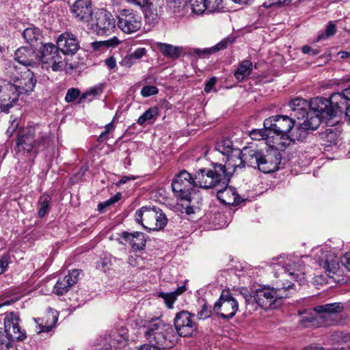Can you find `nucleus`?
Instances as JSON below:
<instances>
[{
  "mask_svg": "<svg viewBox=\"0 0 350 350\" xmlns=\"http://www.w3.org/2000/svg\"><path fill=\"white\" fill-rule=\"evenodd\" d=\"M273 270L275 278H280L278 283L281 287H263L257 289L254 296L245 295L244 298L246 304L255 301L265 310L273 309L278 299L288 296L286 290L293 286V282L297 281L301 284L305 281L304 264L302 258L299 256H280L278 262L273 263Z\"/></svg>",
  "mask_w": 350,
  "mask_h": 350,
  "instance_id": "f257e3e1",
  "label": "nucleus"
},
{
  "mask_svg": "<svg viewBox=\"0 0 350 350\" xmlns=\"http://www.w3.org/2000/svg\"><path fill=\"white\" fill-rule=\"evenodd\" d=\"M228 180L229 178L222 164L213 163L211 169L200 168L194 176L186 170L180 171L174 176L172 188L176 198L191 204L199 197L196 187L214 188L220 184H227Z\"/></svg>",
  "mask_w": 350,
  "mask_h": 350,
  "instance_id": "f03ea898",
  "label": "nucleus"
},
{
  "mask_svg": "<svg viewBox=\"0 0 350 350\" xmlns=\"http://www.w3.org/2000/svg\"><path fill=\"white\" fill-rule=\"evenodd\" d=\"M340 303L318 306L313 310L299 311V323L304 327L329 326L335 324V317L342 311Z\"/></svg>",
  "mask_w": 350,
  "mask_h": 350,
  "instance_id": "7ed1b4c3",
  "label": "nucleus"
},
{
  "mask_svg": "<svg viewBox=\"0 0 350 350\" xmlns=\"http://www.w3.org/2000/svg\"><path fill=\"white\" fill-rule=\"evenodd\" d=\"M146 339L161 349L172 348L177 342V334L173 326L159 318L152 319L145 332Z\"/></svg>",
  "mask_w": 350,
  "mask_h": 350,
  "instance_id": "20e7f679",
  "label": "nucleus"
},
{
  "mask_svg": "<svg viewBox=\"0 0 350 350\" xmlns=\"http://www.w3.org/2000/svg\"><path fill=\"white\" fill-rule=\"evenodd\" d=\"M249 166L258 167L263 173H271L278 170L281 163V155L276 150L267 152L257 149L247 150L245 154Z\"/></svg>",
  "mask_w": 350,
  "mask_h": 350,
  "instance_id": "39448f33",
  "label": "nucleus"
},
{
  "mask_svg": "<svg viewBox=\"0 0 350 350\" xmlns=\"http://www.w3.org/2000/svg\"><path fill=\"white\" fill-rule=\"evenodd\" d=\"M135 221L149 231L163 229L167 219L163 211L155 206H144L135 213Z\"/></svg>",
  "mask_w": 350,
  "mask_h": 350,
  "instance_id": "423d86ee",
  "label": "nucleus"
},
{
  "mask_svg": "<svg viewBox=\"0 0 350 350\" xmlns=\"http://www.w3.org/2000/svg\"><path fill=\"white\" fill-rule=\"evenodd\" d=\"M263 125L270 132L280 136V142H284L295 126V121L288 116H275L265 119Z\"/></svg>",
  "mask_w": 350,
  "mask_h": 350,
  "instance_id": "0eeeda50",
  "label": "nucleus"
},
{
  "mask_svg": "<svg viewBox=\"0 0 350 350\" xmlns=\"http://www.w3.org/2000/svg\"><path fill=\"white\" fill-rule=\"evenodd\" d=\"M310 112L320 116L325 120L326 124L332 121L339 113L336 105H333L329 99L322 97H316L309 101Z\"/></svg>",
  "mask_w": 350,
  "mask_h": 350,
  "instance_id": "6e6552de",
  "label": "nucleus"
},
{
  "mask_svg": "<svg viewBox=\"0 0 350 350\" xmlns=\"http://www.w3.org/2000/svg\"><path fill=\"white\" fill-rule=\"evenodd\" d=\"M7 69L10 72V77L14 79V83L18 90V95L20 94H28L33 90L36 79H35L33 72L29 69L25 68L24 71L21 72V76L15 75L12 70H14L17 73V67L12 62L8 63Z\"/></svg>",
  "mask_w": 350,
  "mask_h": 350,
  "instance_id": "1a4fd4ad",
  "label": "nucleus"
},
{
  "mask_svg": "<svg viewBox=\"0 0 350 350\" xmlns=\"http://www.w3.org/2000/svg\"><path fill=\"white\" fill-rule=\"evenodd\" d=\"M39 53L40 61L47 64L53 71L63 69L64 62L57 46L52 43H46L40 48Z\"/></svg>",
  "mask_w": 350,
  "mask_h": 350,
  "instance_id": "9d476101",
  "label": "nucleus"
},
{
  "mask_svg": "<svg viewBox=\"0 0 350 350\" xmlns=\"http://www.w3.org/2000/svg\"><path fill=\"white\" fill-rule=\"evenodd\" d=\"M90 25L97 35L109 36L113 32L116 21L109 12L101 10L95 14V20L92 19Z\"/></svg>",
  "mask_w": 350,
  "mask_h": 350,
  "instance_id": "9b49d317",
  "label": "nucleus"
},
{
  "mask_svg": "<svg viewBox=\"0 0 350 350\" xmlns=\"http://www.w3.org/2000/svg\"><path fill=\"white\" fill-rule=\"evenodd\" d=\"M128 337L123 332L119 333L117 330H113L110 334H105L99 336L94 342V350H111L126 345Z\"/></svg>",
  "mask_w": 350,
  "mask_h": 350,
  "instance_id": "f8f14e48",
  "label": "nucleus"
},
{
  "mask_svg": "<svg viewBox=\"0 0 350 350\" xmlns=\"http://www.w3.org/2000/svg\"><path fill=\"white\" fill-rule=\"evenodd\" d=\"M176 334L183 337L190 336L197 329L194 315L186 310L176 313L174 319Z\"/></svg>",
  "mask_w": 350,
  "mask_h": 350,
  "instance_id": "ddd939ff",
  "label": "nucleus"
},
{
  "mask_svg": "<svg viewBox=\"0 0 350 350\" xmlns=\"http://www.w3.org/2000/svg\"><path fill=\"white\" fill-rule=\"evenodd\" d=\"M142 25L141 16L133 10L124 9L118 16V26L126 33L137 31Z\"/></svg>",
  "mask_w": 350,
  "mask_h": 350,
  "instance_id": "4468645a",
  "label": "nucleus"
},
{
  "mask_svg": "<svg viewBox=\"0 0 350 350\" xmlns=\"http://www.w3.org/2000/svg\"><path fill=\"white\" fill-rule=\"evenodd\" d=\"M238 302L228 293H222L219 299L215 303L213 310L224 319L232 318L237 310Z\"/></svg>",
  "mask_w": 350,
  "mask_h": 350,
  "instance_id": "2eb2a0df",
  "label": "nucleus"
},
{
  "mask_svg": "<svg viewBox=\"0 0 350 350\" xmlns=\"http://www.w3.org/2000/svg\"><path fill=\"white\" fill-rule=\"evenodd\" d=\"M18 99V90L14 83L0 79V109L8 111Z\"/></svg>",
  "mask_w": 350,
  "mask_h": 350,
  "instance_id": "dca6fc26",
  "label": "nucleus"
},
{
  "mask_svg": "<svg viewBox=\"0 0 350 350\" xmlns=\"http://www.w3.org/2000/svg\"><path fill=\"white\" fill-rule=\"evenodd\" d=\"M20 318L17 312H6L4 314L3 324L5 333L8 334L11 339L16 341L23 340L26 338L25 330L19 327L18 322Z\"/></svg>",
  "mask_w": 350,
  "mask_h": 350,
  "instance_id": "f3484780",
  "label": "nucleus"
},
{
  "mask_svg": "<svg viewBox=\"0 0 350 350\" xmlns=\"http://www.w3.org/2000/svg\"><path fill=\"white\" fill-rule=\"evenodd\" d=\"M252 150V148H245L242 152L240 149L235 150L234 154L227 157L226 165H222L224 167L226 174L228 176L229 180L232 173L237 172L238 169L245 167V165L249 166V163L245 159V156L246 150Z\"/></svg>",
  "mask_w": 350,
  "mask_h": 350,
  "instance_id": "a211bd4d",
  "label": "nucleus"
},
{
  "mask_svg": "<svg viewBox=\"0 0 350 350\" xmlns=\"http://www.w3.org/2000/svg\"><path fill=\"white\" fill-rule=\"evenodd\" d=\"M72 16L79 22L89 25L92 21L93 10L90 0H77L71 7Z\"/></svg>",
  "mask_w": 350,
  "mask_h": 350,
  "instance_id": "6ab92c4d",
  "label": "nucleus"
},
{
  "mask_svg": "<svg viewBox=\"0 0 350 350\" xmlns=\"http://www.w3.org/2000/svg\"><path fill=\"white\" fill-rule=\"evenodd\" d=\"M39 130V125L27 126L20 131L17 135L16 145L27 152H31L36 149L35 136Z\"/></svg>",
  "mask_w": 350,
  "mask_h": 350,
  "instance_id": "aec40b11",
  "label": "nucleus"
},
{
  "mask_svg": "<svg viewBox=\"0 0 350 350\" xmlns=\"http://www.w3.org/2000/svg\"><path fill=\"white\" fill-rule=\"evenodd\" d=\"M57 46L62 53L65 55H73L79 49V42L75 35L65 32L58 37Z\"/></svg>",
  "mask_w": 350,
  "mask_h": 350,
  "instance_id": "412c9836",
  "label": "nucleus"
},
{
  "mask_svg": "<svg viewBox=\"0 0 350 350\" xmlns=\"http://www.w3.org/2000/svg\"><path fill=\"white\" fill-rule=\"evenodd\" d=\"M227 184H220L215 187H221L217 189V197L218 200L224 204L226 205H238L241 202V198L237 193L236 189L231 187H227Z\"/></svg>",
  "mask_w": 350,
  "mask_h": 350,
  "instance_id": "4be33fe9",
  "label": "nucleus"
},
{
  "mask_svg": "<svg viewBox=\"0 0 350 350\" xmlns=\"http://www.w3.org/2000/svg\"><path fill=\"white\" fill-rule=\"evenodd\" d=\"M80 270L73 269L62 279H59L53 288V292L57 295H62L67 293L70 288L78 281Z\"/></svg>",
  "mask_w": 350,
  "mask_h": 350,
  "instance_id": "5701e85b",
  "label": "nucleus"
},
{
  "mask_svg": "<svg viewBox=\"0 0 350 350\" xmlns=\"http://www.w3.org/2000/svg\"><path fill=\"white\" fill-rule=\"evenodd\" d=\"M232 39L226 38L211 48H206L203 49H191L188 52V54L191 57L205 58L216 51L226 49L229 44L232 43Z\"/></svg>",
  "mask_w": 350,
  "mask_h": 350,
  "instance_id": "b1692460",
  "label": "nucleus"
},
{
  "mask_svg": "<svg viewBox=\"0 0 350 350\" xmlns=\"http://www.w3.org/2000/svg\"><path fill=\"white\" fill-rule=\"evenodd\" d=\"M15 59L22 65L33 66L36 63L37 56L31 46H23L14 53Z\"/></svg>",
  "mask_w": 350,
  "mask_h": 350,
  "instance_id": "393cba45",
  "label": "nucleus"
},
{
  "mask_svg": "<svg viewBox=\"0 0 350 350\" xmlns=\"http://www.w3.org/2000/svg\"><path fill=\"white\" fill-rule=\"evenodd\" d=\"M122 237L130 244L133 251L142 250L146 246V238L143 232H123Z\"/></svg>",
  "mask_w": 350,
  "mask_h": 350,
  "instance_id": "a878e982",
  "label": "nucleus"
},
{
  "mask_svg": "<svg viewBox=\"0 0 350 350\" xmlns=\"http://www.w3.org/2000/svg\"><path fill=\"white\" fill-rule=\"evenodd\" d=\"M308 132V130L306 128H305V126H304V124L302 123L298 125L295 124V126L289 133L288 137H286V139H284L285 141L279 142V148L280 149L285 148L287 146H288L292 142H294L295 140H303L306 137Z\"/></svg>",
  "mask_w": 350,
  "mask_h": 350,
  "instance_id": "bb28decb",
  "label": "nucleus"
},
{
  "mask_svg": "<svg viewBox=\"0 0 350 350\" xmlns=\"http://www.w3.org/2000/svg\"><path fill=\"white\" fill-rule=\"evenodd\" d=\"M289 107L293 112V116L297 119H302L310 112V103L306 99L296 98L291 100Z\"/></svg>",
  "mask_w": 350,
  "mask_h": 350,
  "instance_id": "cd10ccee",
  "label": "nucleus"
},
{
  "mask_svg": "<svg viewBox=\"0 0 350 350\" xmlns=\"http://www.w3.org/2000/svg\"><path fill=\"white\" fill-rule=\"evenodd\" d=\"M325 260H319V264L324 269L325 273L329 278H333L339 268L338 260L332 253L325 255Z\"/></svg>",
  "mask_w": 350,
  "mask_h": 350,
  "instance_id": "c85d7f7f",
  "label": "nucleus"
},
{
  "mask_svg": "<svg viewBox=\"0 0 350 350\" xmlns=\"http://www.w3.org/2000/svg\"><path fill=\"white\" fill-rule=\"evenodd\" d=\"M332 350H350V334L336 332L331 336Z\"/></svg>",
  "mask_w": 350,
  "mask_h": 350,
  "instance_id": "c756f323",
  "label": "nucleus"
},
{
  "mask_svg": "<svg viewBox=\"0 0 350 350\" xmlns=\"http://www.w3.org/2000/svg\"><path fill=\"white\" fill-rule=\"evenodd\" d=\"M51 312L47 314V319L44 324L43 319H34L36 323L38 324V334L42 332H49L55 327V323L58 320V313L56 310L50 309Z\"/></svg>",
  "mask_w": 350,
  "mask_h": 350,
  "instance_id": "7c9ffc66",
  "label": "nucleus"
},
{
  "mask_svg": "<svg viewBox=\"0 0 350 350\" xmlns=\"http://www.w3.org/2000/svg\"><path fill=\"white\" fill-rule=\"evenodd\" d=\"M167 11L176 16L185 14L187 8V0H165Z\"/></svg>",
  "mask_w": 350,
  "mask_h": 350,
  "instance_id": "2f4dec72",
  "label": "nucleus"
},
{
  "mask_svg": "<svg viewBox=\"0 0 350 350\" xmlns=\"http://www.w3.org/2000/svg\"><path fill=\"white\" fill-rule=\"evenodd\" d=\"M348 100H350V86L341 92L333 93L330 96L331 103L337 107L339 113L342 112Z\"/></svg>",
  "mask_w": 350,
  "mask_h": 350,
  "instance_id": "473e14b6",
  "label": "nucleus"
},
{
  "mask_svg": "<svg viewBox=\"0 0 350 350\" xmlns=\"http://www.w3.org/2000/svg\"><path fill=\"white\" fill-rule=\"evenodd\" d=\"M127 1L133 5L144 8L146 19L152 22L157 20L158 15L152 3L149 2L148 0H127Z\"/></svg>",
  "mask_w": 350,
  "mask_h": 350,
  "instance_id": "72a5a7b5",
  "label": "nucleus"
},
{
  "mask_svg": "<svg viewBox=\"0 0 350 350\" xmlns=\"http://www.w3.org/2000/svg\"><path fill=\"white\" fill-rule=\"evenodd\" d=\"M157 46L163 55L170 59H178L182 51V47L170 44L157 42Z\"/></svg>",
  "mask_w": 350,
  "mask_h": 350,
  "instance_id": "f704fd0d",
  "label": "nucleus"
},
{
  "mask_svg": "<svg viewBox=\"0 0 350 350\" xmlns=\"http://www.w3.org/2000/svg\"><path fill=\"white\" fill-rule=\"evenodd\" d=\"M338 120H332L329 121V124L331 127L327 128L323 132L320 133L321 138L326 143H327V146L336 145L338 143V135L337 129L336 128H333L332 126L336 124Z\"/></svg>",
  "mask_w": 350,
  "mask_h": 350,
  "instance_id": "c9c22d12",
  "label": "nucleus"
},
{
  "mask_svg": "<svg viewBox=\"0 0 350 350\" xmlns=\"http://www.w3.org/2000/svg\"><path fill=\"white\" fill-rule=\"evenodd\" d=\"M253 70V65L250 60H243L238 66L234 72V77L239 81H243L247 79L251 75Z\"/></svg>",
  "mask_w": 350,
  "mask_h": 350,
  "instance_id": "e433bc0d",
  "label": "nucleus"
},
{
  "mask_svg": "<svg viewBox=\"0 0 350 350\" xmlns=\"http://www.w3.org/2000/svg\"><path fill=\"white\" fill-rule=\"evenodd\" d=\"M147 53L145 48H138L133 53L126 55L121 61L120 64L126 68H131L135 64Z\"/></svg>",
  "mask_w": 350,
  "mask_h": 350,
  "instance_id": "4c0bfd02",
  "label": "nucleus"
},
{
  "mask_svg": "<svg viewBox=\"0 0 350 350\" xmlns=\"http://www.w3.org/2000/svg\"><path fill=\"white\" fill-rule=\"evenodd\" d=\"M186 291L185 285L178 286L174 291L170 293H160L159 297L163 299L166 306L168 308H172L173 304L177 297Z\"/></svg>",
  "mask_w": 350,
  "mask_h": 350,
  "instance_id": "58836bf2",
  "label": "nucleus"
},
{
  "mask_svg": "<svg viewBox=\"0 0 350 350\" xmlns=\"http://www.w3.org/2000/svg\"><path fill=\"white\" fill-rule=\"evenodd\" d=\"M307 118L302 122L304 126L308 131H314L318 129L321 123L325 122V120L320 116H316L312 113L309 112L307 115Z\"/></svg>",
  "mask_w": 350,
  "mask_h": 350,
  "instance_id": "ea45409f",
  "label": "nucleus"
},
{
  "mask_svg": "<svg viewBox=\"0 0 350 350\" xmlns=\"http://www.w3.org/2000/svg\"><path fill=\"white\" fill-rule=\"evenodd\" d=\"M23 36L27 43L33 45L34 42L40 39L41 33L38 27L32 26L26 28L23 31Z\"/></svg>",
  "mask_w": 350,
  "mask_h": 350,
  "instance_id": "a19ab883",
  "label": "nucleus"
},
{
  "mask_svg": "<svg viewBox=\"0 0 350 350\" xmlns=\"http://www.w3.org/2000/svg\"><path fill=\"white\" fill-rule=\"evenodd\" d=\"M215 149L222 154L228 157L230 154H234V151L237 148L232 147V142L230 139H225L216 144Z\"/></svg>",
  "mask_w": 350,
  "mask_h": 350,
  "instance_id": "79ce46f5",
  "label": "nucleus"
},
{
  "mask_svg": "<svg viewBox=\"0 0 350 350\" xmlns=\"http://www.w3.org/2000/svg\"><path fill=\"white\" fill-rule=\"evenodd\" d=\"M157 114V108L150 107L138 118L137 122L141 126L144 125L146 122L151 123L156 119Z\"/></svg>",
  "mask_w": 350,
  "mask_h": 350,
  "instance_id": "37998d69",
  "label": "nucleus"
},
{
  "mask_svg": "<svg viewBox=\"0 0 350 350\" xmlns=\"http://www.w3.org/2000/svg\"><path fill=\"white\" fill-rule=\"evenodd\" d=\"M103 92V87L101 85L94 86L85 92L79 98V103H83L85 100L92 101L97 96H99Z\"/></svg>",
  "mask_w": 350,
  "mask_h": 350,
  "instance_id": "c03bdc74",
  "label": "nucleus"
},
{
  "mask_svg": "<svg viewBox=\"0 0 350 350\" xmlns=\"http://www.w3.org/2000/svg\"><path fill=\"white\" fill-rule=\"evenodd\" d=\"M51 198L49 195L44 193L42 195L39 199L38 204L40 206L38 214L40 217H44L46 213H48L49 210V203L51 202Z\"/></svg>",
  "mask_w": 350,
  "mask_h": 350,
  "instance_id": "a18cd8bd",
  "label": "nucleus"
},
{
  "mask_svg": "<svg viewBox=\"0 0 350 350\" xmlns=\"http://www.w3.org/2000/svg\"><path fill=\"white\" fill-rule=\"evenodd\" d=\"M192 12L195 14H202L208 11L207 0H190Z\"/></svg>",
  "mask_w": 350,
  "mask_h": 350,
  "instance_id": "49530a36",
  "label": "nucleus"
},
{
  "mask_svg": "<svg viewBox=\"0 0 350 350\" xmlns=\"http://www.w3.org/2000/svg\"><path fill=\"white\" fill-rule=\"evenodd\" d=\"M15 340L11 339V337L0 329V350H14L12 342Z\"/></svg>",
  "mask_w": 350,
  "mask_h": 350,
  "instance_id": "de8ad7c7",
  "label": "nucleus"
},
{
  "mask_svg": "<svg viewBox=\"0 0 350 350\" xmlns=\"http://www.w3.org/2000/svg\"><path fill=\"white\" fill-rule=\"evenodd\" d=\"M39 135L38 139L36 140V144L37 150L45 149L49 146L50 143V138L46 133L41 132L40 126H39V130L37 131Z\"/></svg>",
  "mask_w": 350,
  "mask_h": 350,
  "instance_id": "09e8293b",
  "label": "nucleus"
},
{
  "mask_svg": "<svg viewBox=\"0 0 350 350\" xmlns=\"http://www.w3.org/2000/svg\"><path fill=\"white\" fill-rule=\"evenodd\" d=\"M264 128H265L264 129H254V130H252L250 133L251 138L254 140H258V141L267 139L269 135V133H268V132H270V131H269V129H266L265 126H264Z\"/></svg>",
  "mask_w": 350,
  "mask_h": 350,
  "instance_id": "8fccbe9b",
  "label": "nucleus"
},
{
  "mask_svg": "<svg viewBox=\"0 0 350 350\" xmlns=\"http://www.w3.org/2000/svg\"><path fill=\"white\" fill-rule=\"evenodd\" d=\"M336 25L333 21H330L325 29V32L319 34L317 40L319 41L322 39L334 36L336 33Z\"/></svg>",
  "mask_w": 350,
  "mask_h": 350,
  "instance_id": "3c124183",
  "label": "nucleus"
},
{
  "mask_svg": "<svg viewBox=\"0 0 350 350\" xmlns=\"http://www.w3.org/2000/svg\"><path fill=\"white\" fill-rule=\"evenodd\" d=\"M121 196H122L121 194L120 193H118L113 197L108 199L107 200H106L103 202L99 203L98 205V211L100 212H103L104 208H105L113 204L114 203L117 202L118 201H119L121 198Z\"/></svg>",
  "mask_w": 350,
  "mask_h": 350,
  "instance_id": "603ef678",
  "label": "nucleus"
},
{
  "mask_svg": "<svg viewBox=\"0 0 350 350\" xmlns=\"http://www.w3.org/2000/svg\"><path fill=\"white\" fill-rule=\"evenodd\" d=\"M80 90L77 88H72L68 90L65 96V100L67 103H71L79 97L80 98Z\"/></svg>",
  "mask_w": 350,
  "mask_h": 350,
  "instance_id": "864d4df0",
  "label": "nucleus"
},
{
  "mask_svg": "<svg viewBox=\"0 0 350 350\" xmlns=\"http://www.w3.org/2000/svg\"><path fill=\"white\" fill-rule=\"evenodd\" d=\"M158 88L154 85H146L141 90V94L143 97H148L158 93Z\"/></svg>",
  "mask_w": 350,
  "mask_h": 350,
  "instance_id": "5fc2aeb1",
  "label": "nucleus"
},
{
  "mask_svg": "<svg viewBox=\"0 0 350 350\" xmlns=\"http://www.w3.org/2000/svg\"><path fill=\"white\" fill-rule=\"evenodd\" d=\"M113 129L114 126L113 122H111L110 123L107 124L105 126V131H103L101 134L99 135L98 141L99 142H103L104 141L107 140L108 139L109 132L113 131Z\"/></svg>",
  "mask_w": 350,
  "mask_h": 350,
  "instance_id": "6e6d98bb",
  "label": "nucleus"
},
{
  "mask_svg": "<svg viewBox=\"0 0 350 350\" xmlns=\"http://www.w3.org/2000/svg\"><path fill=\"white\" fill-rule=\"evenodd\" d=\"M207 1L208 12L218 11L221 8L223 0H207Z\"/></svg>",
  "mask_w": 350,
  "mask_h": 350,
  "instance_id": "4d7b16f0",
  "label": "nucleus"
},
{
  "mask_svg": "<svg viewBox=\"0 0 350 350\" xmlns=\"http://www.w3.org/2000/svg\"><path fill=\"white\" fill-rule=\"evenodd\" d=\"M211 310L208 307L206 304H204L201 310L198 312V317L199 319H206L211 317Z\"/></svg>",
  "mask_w": 350,
  "mask_h": 350,
  "instance_id": "13d9d810",
  "label": "nucleus"
},
{
  "mask_svg": "<svg viewBox=\"0 0 350 350\" xmlns=\"http://www.w3.org/2000/svg\"><path fill=\"white\" fill-rule=\"evenodd\" d=\"M142 261H143L142 258L136 254L130 255L129 257V259H128V263L133 267H139L140 262Z\"/></svg>",
  "mask_w": 350,
  "mask_h": 350,
  "instance_id": "bf43d9fd",
  "label": "nucleus"
},
{
  "mask_svg": "<svg viewBox=\"0 0 350 350\" xmlns=\"http://www.w3.org/2000/svg\"><path fill=\"white\" fill-rule=\"evenodd\" d=\"M110 260L107 258L101 259L97 264V267L101 269L103 271H106L109 269L110 267Z\"/></svg>",
  "mask_w": 350,
  "mask_h": 350,
  "instance_id": "052dcab7",
  "label": "nucleus"
},
{
  "mask_svg": "<svg viewBox=\"0 0 350 350\" xmlns=\"http://www.w3.org/2000/svg\"><path fill=\"white\" fill-rule=\"evenodd\" d=\"M217 82V78L215 77H211L206 83L204 87V92L206 93L211 92L213 88L215 86Z\"/></svg>",
  "mask_w": 350,
  "mask_h": 350,
  "instance_id": "680f3d73",
  "label": "nucleus"
},
{
  "mask_svg": "<svg viewBox=\"0 0 350 350\" xmlns=\"http://www.w3.org/2000/svg\"><path fill=\"white\" fill-rule=\"evenodd\" d=\"M8 265V257L3 256L0 259V274L3 273Z\"/></svg>",
  "mask_w": 350,
  "mask_h": 350,
  "instance_id": "e2e57ef3",
  "label": "nucleus"
},
{
  "mask_svg": "<svg viewBox=\"0 0 350 350\" xmlns=\"http://www.w3.org/2000/svg\"><path fill=\"white\" fill-rule=\"evenodd\" d=\"M138 350H163L157 345L150 343V344H144L138 349Z\"/></svg>",
  "mask_w": 350,
  "mask_h": 350,
  "instance_id": "0e129e2a",
  "label": "nucleus"
},
{
  "mask_svg": "<svg viewBox=\"0 0 350 350\" xmlns=\"http://www.w3.org/2000/svg\"><path fill=\"white\" fill-rule=\"evenodd\" d=\"M301 51L305 54H311L312 55H317L319 51L317 49H312L310 46L305 45L302 47Z\"/></svg>",
  "mask_w": 350,
  "mask_h": 350,
  "instance_id": "69168bd1",
  "label": "nucleus"
},
{
  "mask_svg": "<svg viewBox=\"0 0 350 350\" xmlns=\"http://www.w3.org/2000/svg\"><path fill=\"white\" fill-rule=\"evenodd\" d=\"M341 262L346 269L350 271V253L346 254L342 257Z\"/></svg>",
  "mask_w": 350,
  "mask_h": 350,
  "instance_id": "338daca9",
  "label": "nucleus"
},
{
  "mask_svg": "<svg viewBox=\"0 0 350 350\" xmlns=\"http://www.w3.org/2000/svg\"><path fill=\"white\" fill-rule=\"evenodd\" d=\"M105 62L109 69H113L116 66V61L113 56H111L109 58L106 59Z\"/></svg>",
  "mask_w": 350,
  "mask_h": 350,
  "instance_id": "774afa93",
  "label": "nucleus"
}]
</instances>
